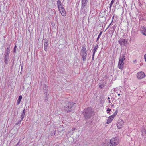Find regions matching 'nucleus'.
I'll list each match as a JSON object with an SVG mask.
<instances>
[{
  "instance_id": "9",
  "label": "nucleus",
  "mask_w": 146,
  "mask_h": 146,
  "mask_svg": "<svg viewBox=\"0 0 146 146\" xmlns=\"http://www.w3.org/2000/svg\"><path fill=\"white\" fill-rule=\"evenodd\" d=\"M58 9L62 16H64L66 15V12L65 9L63 7Z\"/></svg>"
},
{
  "instance_id": "31",
  "label": "nucleus",
  "mask_w": 146,
  "mask_h": 146,
  "mask_svg": "<svg viewBox=\"0 0 146 146\" xmlns=\"http://www.w3.org/2000/svg\"><path fill=\"white\" fill-rule=\"evenodd\" d=\"M94 55H93H93H92V60H94Z\"/></svg>"
},
{
  "instance_id": "14",
  "label": "nucleus",
  "mask_w": 146,
  "mask_h": 146,
  "mask_svg": "<svg viewBox=\"0 0 146 146\" xmlns=\"http://www.w3.org/2000/svg\"><path fill=\"white\" fill-rule=\"evenodd\" d=\"M4 62L5 64H8V62L9 58V56L7 55H5L4 58Z\"/></svg>"
},
{
  "instance_id": "43",
  "label": "nucleus",
  "mask_w": 146,
  "mask_h": 146,
  "mask_svg": "<svg viewBox=\"0 0 146 146\" xmlns=\"http://www.w3.org/2000/svg\"><path fill=\"white\" fill-rule=\"evenodd\" d=\"M22 0V1H24V0Z\"/></svg>"
},
{
  "instance_id": "6",
  "label": "nucleus",
  "mask_w": 146,
  "mask_h": 146,
  "mask_svg": "<svg viewBox=\"0 0 146 146\" xmlns=\"http://www.w3.org/2000/svg\"><path fill=\"white\" fill-rule=\"evenodd\" d=\"M137 76L138 79H141L145 77L146 75L143 72L141 71L137 73Z\"/></svg>"
},
{
  "instance_id": "12",
  "label": "nucleus",
  "mask_w": 146,
  "mask_h": 146,
  "mask_svg": "<svg viewBox=\"0 0 146 146\" xmlns=\"http://www.w3.org/2000/svg\"><path fill=\"white\" fill-rule=\"evenodd\" d=\"M87 3V0H82V7H85Z\"/></svg>"
},
{
  "instance_id": "30",
  "label": "nucleus",
  "mask_w": 146,
  "mask_h": 146,
  "mask_svg": "<svg viewBox=\"0 0 146 146\" xmlns=\"http://www.w3.org/2000/svg\"><path fill=\"white\" fill-rule=\"evenodd\" d=\"M16 51V49L15 48H14V53H15Z\"/></svg>"
},
{
  "instance_id": "4",
  "label": "nucleus",
  "mask_w": 146,
  "mask_h": 146,
  "mask_svg": "<svg viewBox=\"0 0 146 146\" xmlns=\"http://www.w3.org/2000/svg\"><path fill=\"white\" fill-rule=\"evenodd\" d=\"M75 104L72 102H69L64 107V110L68 112L72 110V108Z\"/></svg>"
},
{
  "instance_id": "34",
  "label": "nucleus",
  "mask_w": 146,
  "mask_h": 146,
  "mask_svg": "<svg viewBox=\"0 0 146 146\" xmlns=\"http://www.w3.org/2000/svg\"><path fill=\"white\" fill-rule=\"evenodd\" d=\"M75 129V128H73L72 129V131L74 130Z\"/></svg>"
},
{
  "instance_id": "3",
  "label": "nucleus",
  "mask_w": 146,
  "mask_h": 146,
  "mask_svg": "<svg viewBox=\"0 0 146 146\" xmlns=\"http://www.w3.org/2000/svg\"><path fill=\"white\" fill-rule=\"evenodd\" d=\"M110 141L109 144H108V146H116L119 143V139L116 137L113 138Z\"/></svg>"
},
{
  "instance_id": "18",
  "label": "nucleus",
  "mask_w": 146,
  "mask_h": 146,
  "mask_svg": "<svg viewBox=\"0 0 146 146\" xmlns=\"http://www.w3.org/2000/svg\"><path fill=\"white\" fill-rule=\"evenodd\" d=\"M22 98V96L21 95L19 96V97L18 99L17 100V105H19L20 102Z\"/></svg>"
},
{
  "instance_id": "5",
  "label": "nucleus",
  "mask_w": 146,
  "mask_h": 146,
  "mask_svg": "<svg viewBox=\"0 0 146 146\" xmlns=\"http://www.w3.org/2000/svg\"><path fill=\"white\" fill-rule=\"evenodd\" d=\"M81 54L82 56L83 61H85L87 56V53L86 48L84 47H83L81 49Z\"/></svg>"
},
{
  "instance_id": "24",
  "label": "nucleus",
  "mask_w": 146,
  "mask_h": 146,
  "mask_svg": "<svg viewBox=\"0 0 146 146\" xmlns=\"http://www.w3.org/2000/svg\"><path fill=\"white\" fill-rule=\"evenodd\" d=\"M48 42H45L44 44V47H48Z\"/></svg>"
},
{
  "instance_id": "40",
  "label": "nucleus",
  "mask_w": 146,
  "mask_h": 146,
  "mask_svg": "<svg viewBox=\"0 0 146 146\" xmlns=\"http://www.w3.org/2000/svg\"><path fill=\"white\" fill-rule=\"evenodd\" d=\"M118 96H120V93H119V94H118Z\"/></svg>"
},
{
  "instance_id": "17",
  "label": "nucleus",
  "mask_w": 146,
  "mask_h": 146,
  "mask_svg": "<svg viewBox=\"0 0 146 146\" xmlns=\"http://www.w3.org/2000/svg\"><path fill=\"white\" fill-rule=\"evenodd\" d=\"M98 45H97L95 47H94V49L92 50V52H93V54L94 56L95 55V54L96 51V50H97L98 48Z\"/></svg>"
},
{
  "instance_id": "29",
  "label": "nucleus",
  "mask_w": 146,
  "mask_h": 146,
  "mask_svg": "<svg viewBox=\"0 0 146 146\" xmlns=\"http://www.w3.org/2000/svg\"><path fill=\"white\" fill-rule=\"evenodd\" d=\"M144 57L145 61L146 62V54H145Z\"/></svg>"
},
{
  "instance_id": "41",
  "label": "nucleus",
  "mask_w": 146,
  "mask_h": 146,
  "mask_svg": "<svg viewBox=\"0 0 146 146\" xmlns=\"http://www.w3.org/2000/svg\"><path fill=\"white\" fill-rule=\"evenodd\" d=\"M110 100H109V103H110Z\"/></svg>"
},
{
  "instance_id": "23",
  "label": "nucleus",
  "mask_w": 146,
  "mask_h": 146,
  "mask_svg": "<svg viewBox=\"0 0 146 146\" xmlns=\"http://www.w3.org/2000/svg\"><path fill=\"white\" fill-rule=\"evenodd\" d=\"M43 87H44V89L45 90H47L48 89L47 86L45 85H44Z\"/></svg>"
},
{
  "instance_id": "37",
  "label": "nucleus",
  "mask_w": 146,
  "mask_h": 146,
  "mask_svg": "<svg viewBox=\"0 0 146 146\" xmlns=\"http://www.w3.org/2000/svg\"><path fill=\"white\" fill-rule=\"evenodd\" d=\"M45 94H46V95H47V92H45Z\"/></svg>"
},
{
  "instance_id": "22",
  "label": "nucleus",
  "mask_w": 146,
  "mask_h": 146,
  "mask_svg": "<svg viewBox=\"0 0 146 146\" xmlns=\"http://www.w3.org/2000/svg\"><path fill=\"white\" fill-rule=\"evenodd\" d=\"M117 114V112L116 111L114 113L113 115H111V117H113V118H114L115 117V116Z\"/></svg>"
},
{
  "instance_id": "33",
  "label": "nucleus",
  "mask_w": 146,
  "mask_h": 146,
  "mask_svg": "<svg viewBox=\"0 0 146 146\" xmlns=\"http://www.w3.org/2000/svg\"><path fill=\"white\" fill-rule=\"evenodd\" d=\"M46 101H47L48 100V98L47 97H46Z\"/></svg>"
},
{
  "instance_id": "38",
  "label": "nucleus",
  "mask_w": 146,
  "mask_h": 146,
  "mask_svg": "<svg viewBox=\"0 0 146 146\" xmlns=\"http://www.w3.org/2000/svg\"><path fill=\"white\" fill-rule=\"evenodd\" d=\"M110 98L109 97H108V99L109 100V99H110Z\"/></svg>"
},
{
  "instance_id": "8",
  "label": "nucleus",
  "mask_w": 146,
  "mask_h": 146,
  "mask_svg": "<svg viewBox=\"0 0 146 146\" xmlns=\"http://www.w3.org/2000/svg\"><path fill=\"white\" fill-rule=\"evenodd\" d=\"M119 43L121 45L125 46L127 42V40L124 39H121L118 41Z\"/></svg>"
},
{
  "instance_id": "20",
  "label": "nucleus",
  "mask_w": 146,
  "mask_h": 146,
  "mask_svg": "<svg viewBox=\"0 0 146 146\" xmlns=\"http://www.w3.org/2000/svg\"><path fill=\"white\" fill-rule=\"evenodd\" d=\"M115 2V0H112L111 2V3L110 4V9H111V8L113 4Z\"/></svg>"
},
{
  "instance_id": "39",
  "label": "nucleus",
  "mask_w": 146,
  "mask_h": 146,
  "mask_svg": "<svg viewBox=\"0 0 146 146\" xmlns=\"http://www.w3.org/2000/svg\"><path fill=\"white\" fill-rule=\"evenodd\" d=\"M99 87L100 88H102V86H100Z\"/></svg>"
},
{
  "instance_id": "15",
  "label": "nucleus",
  "mask_w": 146,
  "mask_h": 146,
  "mask_svg": "<svg viewBox=\"0 0 146 146\" xmlns=\"http://www.w3.org/2000/svg\"><path fill=\"white\" fill-rule=\"evenodd\" d=\"M10 47L9 46L8 47L7 50L5 51L6 54L5 55H7L9 56V54L10 53Z\"/></svg>"
},
{
  "instance_id": "26",
  "label": "nucleus",
  "mask_w": 146,
  "mask_h": 146,
  "mask_svg": "<svg viewBox=\"0 0 146 146\" xmlns=\"http://www.w3.org/2000/svg\"><path fill=\"white\" fill-rule=\"evenodd\" d=\"M55 134V132L54 131L53 132L51 133V135H54Z\"/></svg>"
},
{
  "instance_id": "11",
  "label": "nucleus",
  "mask_w": 146,
  "mask_h": 146,
  "mask_svg": "<svg viewBox=\"0 0 146 146\" xmlns=\"http://www.w3.org/2000/svg\"><path fill=\"white\" fill-rule=\"evenodd\" d=\"M113 119V118L111 116L108 117L106 122V123L107 124L110 123L112 121Z\"/></svg>"
},
{
  "instance_id": "25",
  "label": "nucleus",
  "mask_w": 146,
  "mask_h": 146,
  "mask_svg": "<svg viewBox=\"0 0 146 146\" xmlns=\"http://www.w3.org/2000/svg\"><path fill=\"white\" fill-rule=\"evenodd\" d=\"M111 110L110 108H108L107 110V113H108L110 112Z\"/></svg>"
},
{
  "instance_id": "19",
  "label": "nucleus",
  "mask_w": 146,
  "mask_h": 146,
  "mask_svg": "<svg viewBox=\"0 0 146 146\" xmlns=\"http://www.w3.org/2000/svg\"><path fill=\"white\" fill-rule=\"evenodd\" d=\"M141 33L144 35L146 36V29L144 28L141 30Z\"/></svg>"
},
{
  "instance_id": "21",
  "label": "nucleus",
  "mask_w": 146,
  "mask_h": 146,
  "mask_svg": "<svg viewBox=\"0 0 146 146\" xmlns=\"http://www.w3.org/2000/svg\"><path fill=\"white\" fill-rule=\"evenodd\" d=\"M102 31H101L100 33L99 34L96 40V41H98V40H99V38H100V36L101 35V34H102Z\"/></svg>"
},
{
  "instance_id": "27",
  "label": "nucleus",
  "mask_w": 146,
  "mask_h": 146,
  "mask_svg": "<svg viewBox=\"0 0 146 146\" xmlns=\"http://www.w3.org/2000/svg\"><path fill=\"white\" fill-rule=\"evenodd\" d=\"M21 121V120L20 121H19V122H17L16 123V125H19V124H20V123H21V121Z\"/></svg>"
},
{
  "instance_id": "28",
  "label": "nucleus",
  "mask_w": 146,
  "mask_h": 146,
  "mask_svg": "<svg viewBox=\"0 0 146 146\" xmlns=\"http://www.w3.org/2000/svg\"><path fill=\"white\" fill-rule=\"evenodd\" d=\"M47 47H44V50L45 51H47Z\"/></svg>"
},
{
  "instance_id": "36",
  "label": "nucleus",
  "mask_w": 146,
  "mask_h": 146,
  "mask_svg": "<svg viewBox=\"0 0 146 146\" xmlns=\"http://www.w3.org/2000/svg\"><path fill=\"white\" fill-rule=\"evenodd\" d=\"M136 61V60H134L133 62L134 63H135V62Z\"/></svg>"
},
{
  "instance_id": "16",
  "label": "nucleus",
  "mask_w": 146,
  "mask_h": 146,
  "mask_svg": "<svg viewBox=\"0 0 146 146\" xmlns=\"http://www.w3.org/2000/svg\"><path fill=\"white\" fill-rule=\"evenodd\" d=\"M25 109H24L22 113L21 114V121H22L25 115Z\"/></svg>"
},
{
  "instance_id": "32",
  "label": "nucleus",
  "mask_w": 146,
  "mask_h": 146,
  "mask_svg": "<svg viewBox=\"0 0 146 146\" xmlns=\"http://www.w3.org/2000/svg\"><path fill=\"white\" fill-rule=\"evenodd\" d=\"M112 21L110 23V24L108 26V27L107 28V29H108L109 27L110 26V25L111 24V23H112Z\"/></svg>"
},
{
  "instance_id": "13",
  "label": "nucleus",
  "mask_w": 146,
  "mask_h": 146,
  "mask_svg": "<svg viewBox=\"0 0 146 146\" xmlns=\"http://www.w3.org/2000/svg\"><path fill=\"white\" fill-rule=\"evenodd\" d=\"M57 5L58 9L62 8L63 6L62 4L61 1L60 0H58L57 2Z\"/></svg>"
},
{
  "instance_id": "42",
  "label": "nucleus",
  "mask_w": 146,
  "mask_h": 146,
  "mask_svg": "<svg viewBox=\"0 0 146 146\" xmlns=\"http://www.w3.org/2000/svg\"><path fill=\"white\" fill-rule=\"evenodd\" d=\"M16 46H15L14 48H15L16 47Z\"/></svg>"
},
{
  "instance_id": "35",
  "label": "nucleus",
  "mask_w": 146,
  "mask_h": 146,
  "mask_svg": "<svg viewBox=\"0 0 146 146\" xmlns=\"http://www.w3.org/2000/svg\"><path fill=\"white\" fill-rule=\"evenodd\" d=\"M114 16H113L112 17V21H113V19H114Z\"/></svg>"
},
{
  "instance_id": "10",
  "label": "nucleus",
  "mask_w": 146,
  "mask_h": 146,
  "mask_svg": "<svg viewBox=\"0 0 146 146\" xmlns=\"http://www.w3.org/2000/svg\"><path fill=\"white\" fill-rule=\"evenodd\" d=\"M141 131L142 132L143 136H144L146 133V127H142Z\"/></svg>"
},
{
  "instance_id": "7",
  "label": "nucleus",
  "mask_w": 146,
  "mask_h": 146,
  "mask_svg": "<svg viewBox=\"0 0 146 146\" xmlns=\"http://www.w3.org/2000/svg\"><path fill=\"white\" fill-rule=\"evenodd\" d=\"M124 121L121 119H119L117 123V127L119 129H121L122 128L123 125H124Z\"/></svg>"
},
{
  "instance_id": "2",
  "label": "nucleus",
  "mask_w": 146,
  "mask_h": 146,
  "mask_svg": "<svg viewBox=\"0 0 146 146\" xmlns=\"http://www.w3.org/2000/svg\"><path fill=\"white\" fill-rule=\"evenodd\" d=\"M125 60V57L124 55H123L120 57L118 63V68L121 70L123 69L124 62V60Z\"/></svg>"
},
{
  "instance_id": "1",
  "label": "nucleus",
  "mask_w": 146,
  "mask_h": 146,
  "mask_svg": "<svg viewBox=\"0 0 146 146\" xmlns=\"http://www.w3.org/2000/svg\"><path fill=\"white\" fill-rule=\"evenodd\" d=\"M84 117L86 119H88L94 115V113L92 110L89 108H87L84 110Z\"/></svg>"
}]
</instances>
